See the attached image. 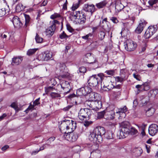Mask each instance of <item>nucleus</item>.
Segmentation results:
<instances>
[{
  "label": "nucleus",
  "instance_id": "1",
  "mask_svg": "<svg viewBox=\"0 0 158 158\" xmlns=\"http://www.w3.org/2000/svg\"><path fill=\"white\" fill-rule=\"evenodd\" d=\"M76 123L72 120H65L62 121L59 127L60 131H62L65 129L69 130L64 132V137L67 140L71 141H76L78 138L77 134L76 133L72 132L76 128Z\"/></svg>",
  "mask_w": 158,
  "mask_h": 158
},
{
  "label": "nucleus",
  "instance_id": "2",
  "mask_svg": "<svg viewBox=\"0 0 158 158\" xmlns=\"http://www.w3.org/2000/svg\"><path fill=\"white\" fill-rule=\"evenodd\" d=\"M104 134L108 139H113L114 137V135L111 131L109 130L105 132L103 127H98L95 128L90 133L89 138L90 140L93 141L94 143H101L102 140L101 135Z\"/></svg>",
  "mask_w": 158,
  "mask_h": 158
},
{
  "label": "nucleus",
  "instance_id": "3",
  "mask_svg": "<svg viewBox=\"0 0 158 158\" xmlns=\"http://www.w3.org/2000/svg\"><path fill=\"white\" fill-rule=\"evenodd\" d=\"M121 129L118 133L119 139L124 138L130 134L132 135H137L138 131L134 127H130V124L128 121L122 122L120 124Z\"/></svg>",
  "mask_w": 158,
  "mask_h": 158
},
{
  "label": "nucleus",
  "instance_id": "4",
  "mask_svg": "<svg viewBox=\"0 0 158 158\" xmlns=\"http://www.w3.org/2000/svg\"><path fill=\"white\" fill-rule=\"evenodd\" d=\"M103 77V75L102 73L93 75L90 77L88 80V82L90 86L92 87L96 86L102 80Z\"/></svg>",
  "mask_w": 158,
  "mask_h": 158
},
{
  "label": "nucleus",
  "instance_id": "5",
  "mask_svg": "<svg viewBox=\"0 0 158 158\" xmlns=\"http://www.w3.org/2000/svg\"><path fill=\"white\" fill-rule=\"evenodd\" d=\"M156 25L149 26L145 32L144 36L146 39H148L152 36L157 31Z\"/></svg>",
  "mask_w": 158,
  "mask_h": 158
},
{
  "label": "nucleus",
  "instance_id": "6",
  "mask_svg": "<svg viewBox=\"0 0 158 158\" xmlns=\"http://www.w3.org/2000/svg\"><path fill=\"white\" fill-rule=\"evenodd\" d=\"M137 46L136 44L133 41L128 40L126 41V43L124 46L126 50L131 51L134 50Z\"/></svg>",
  "mask_w": 158,
  "mask_h": 158
},
{
  "label": "nucleus",
  "instance_id": "7",
  "mask_svg": "<svg viewBox=\"0 0 158 158\" xmlns=\"http://www.w3.org/2000/svg\"><path fill=\"white\" fill-rule=\"evenodd\" d=\"M127 107L125 106L122 108L115 110L116 116L118 117L119 119L124 118L126 115L125 112L127 111Z\"/></svg>",
  "mask_w": 158,
  "mask_h": 158
},
{
  "label": "nucleus",
  "instance_id": "8",
  "mask_svg": "<svg viewBox=\"0 0 158 158\" xmlns=\"http://www.w3.org/2000/svg\"><path fill=\"white\" fill-rule=\"evenodd\" d=\"M89 91V100L91 101H94L96 102V103L98 104L99 102H97L100 99V95L99 94L94 92H91Z\"/></svg>",
  "mask_w": 158,
  "mask_h": 158
},
{
  "label": "nucleus",
  "instance_id": "9",
  "mask_svg": "<svg viewBox=\"0 0 158 158\" xmlns=\"http://www.w3.org/2000/svg\"><path fill=\"white\" fill-rule=\"evenodd\" d=\"M147 23V22L145 20L141 19L139 22L138 26L135 30V32L138 34L140 33Z\"/></svg>",
  "mask_w": 158,
  "mask_h": 158
},
{
  "label": "nucleus",
  "instance_id": "10",
  "mask_svg": "<svg viewBox=\"0 0 158 158\" xmlns=\"http://www.w3.org/2000/svg\"><path fill=\"white\" fill-rule=\"evenodd\" d=\"M52 54L51 52L46 51L44 54L40 55L38 58L40 60H48L52 57Z\"/></svg>",
  "mask_w": 158,
  "mask_h": 158
},
{
  "label": "nucleus",
  "instance_id": "11",
  "mask_svg": "<svg viewBox=\"0 0 158 158\" xmlns=\"http://www.w3.org/2000/svg\"><path fill=\"white\" fill-rule=\"evenodd\" d=\"M148 131L150 135H155L158 132V126L154 124H151L149 127Z\"/></svg>",
  "mask_w": 158,
  "mask_h": 158
},
{
  "label": "nucleus",
  "instance_id": "12",
  "mask_svg": "<svg viewBox=\"0 0 158 158\" xmlns=\"http://www.w3.org/2000/svg\"><path fill=\"white\" fill-rule=\"evenodd\" d=\"M12 22L15 27L19 28L23 25V23L20 21L19 18L17 16L13 17Z\"/></svg>",
  "mask_w": 158,
  "mask_h": 158
},
{
  "label": "nucleus",
  "instance_id": "13",
  "mask_svg": "<svg viewBox=\"0 0 158 158\" xmlns=\"http://www.w3.org/2000/svg\"><path fill=\"white\" fill-rule=\"evenodd\" d=\"M85 104L86 106H88L91 108L92 109L97 110H98L99 108H101V106L98 107L97 106H95V104H97L95 103V102L94 101H91L89 100H88L85 101Z\"/></svg>",
  "mask_w": 158,
  "mask_h": 158
},
{
  "label": "nucleus",
  "instance_id": "14",
  "mask_svg": "<svg viewBox=\"0 0 158 158\" xmlns=\"http://www.w3.org/2000/svg\"><path fill=\"white\" fill-rule=\"evenodd\" d=\"M91 91V89L88 87L87 86H85L80 88V96H85Z\"/></svg>",
  "mask_w": 158,
  "mask_h": 158
},
{
  "label": "nucleus",
  "instance_id": "15",
  "mask_svg": "<svg viewBox=\"0 0 158 158\" xmlns=\"http://www.w3.org/2000/svg\"><path fill=\"white\" fill-rule=\"evenodd\" d=\"M89 110L87 109H81L80 110V119L82 121L83 118H86L88 116Z\"/></svg>",
  "mask_w": 158,
  "mask_h": 158
},
{
  "label": "nucleus",
  "instance_id": "16",
  "mask_svg": "<svg viewBox=\"0 0 158 158\" xmlns=\"http://www.w3.org/2000/svg\"><path fill=\"white\" fill-rule=\"evenodd\" d=\"M84 11L91 13V14L94 11V6L93 5L85 4L83 7Z\"/></svg>",
  "mask_w": 158,
  "mask_h": 158
},
{
  "label": "nucleus",
  "instance_id": "17",
  "mask_svg": "<svg viewBox=\"0 0 158 158\" xmlns=\"http://www.w3.org/2000/svg\"><path fill=\"white\" fill-rule=\"evenodd\" d=\"M56 29V26L54 24L52 25L46 30V35L48 36H52L54 33Z\"/></svg>",
  "mask_w": 158,
  "mask_h": 158
},
{
  "label": "nucleus",
  "instance_id": "18",
  "mask_svg": "<svg viewBox=\"0 0 158 158\" xmlns=\"http://www.w3.org/2000/svg\"><path fill=\"white\" fill-rule=\"evenodd\" d=\"M115 113L114 111L113 110H111L110 111H106L105 112V118L109 120L113 119L114 118Z\"/></svg>",
  "mask_w": 158,
  "mask_h": 158
},
{
  "label": "nucleus",
  "instance_id": "19",
  "mask_svg": "<svg viewBox=\"0 0 158 158\" xmlns=\"http://www.w3.org/2000/svg\"><path fill=\"white\" fill-rule=\"evenodd\" d=\"M23 59L22 57H14L12 59V64L13 65H18L22 62Z\"/></svg>",
  "mask_w": 158,
  "mask_h": 158
},
{
  "label": "nucleus",
  "instance_id": "20",
  "mask_svg": "<svg viewBox=\"0 0 158 158\" xmlns=\"http://www.w3.org/2000/svg\"><path fill=\"white\" fill-rule=\"evenodd\" d=\"M88 58L90 59H93L94 61H92L91 60L89 61L88 62V63L89 64H93L94 63H95L97 61V60L95 58H94L93 56H92L91 55V54L90 53H87L85 55V57L84 58Z\"/></svg>",
  "mask_w": 158,
  "mask_h": 158
},
{
  "label": "nucleus",
  "instance_id": "21",
  "mask_svg": "<svg viewBox=\"0 0 158 158\" xmlns=\"http://www.w3.org/2000/svg\"><path fill=\"white\" fill-rule=\"evenodd\" d=\"M61 88L63 89H68L69 90L66 93H69L70 91L69 88L70 87V85L68 82L67 81H63L61 84Z\"/></svg>",
  "mask_w": 158,
  "mask_h": 158
},
{
  "label": "nucleus",
  "instance_id": "22",
  "mask_svg": "<svg viewBox=\"0 0 158 158\" xmlns=\"http://www.w3.org/2000/svg\"><path fill=\"white\" fill-rule=\"evenodd\" d=\"M124 7V6L120 2H116L115 9L117 11H120Z\"/></svg>",
  "mask_w": 158,
  "mask_h": 158
},
{
  "label": "nucleus",
  "instance_id": "23",
  "mask_svg": "<svg viewBox=\"0 0 158 158\" xmlns=\"http://www.w3.org/2000/svg\"><path fill=\"white\" fill-rule=\"evenodd\" d=\"M155 112V109L153 107L149 108L146 111V114L148 116L152 115Z\"/></svg>",
  "mask_w": 158,
  "mask_h": 158
},
{
  "label": "nucleus",
  "instance_id": "24",
  "mask_svg": "<svg viewBox=\"0 0 158 158\" xmlns=\"http://www.w3.org/2000/svg\"><path fill=\"white\" fill-rule=\"evenodd\" d=\"M24 9L23 5L21 3H19L16 6V11L17 12H20Z\"/></svg>",
  "mask_w": 158,
  "mask_h": 158
},
{
  "label": "nucleus",
  "instance_id": "25",
  "mask_svg": "<svg viewBox=\"0 0 158 158\" xmlns=\"http://www.w3.org/2000/svg\"><path fill=\"white\" fill-rule=\"evenodd\" d=\"M158 94V89H155L150 90L148 94L149 95L150 94L152 97L154 98Z\"/></svg>",
  "mask_w": 158,
  "mask_h": 158
},
{
  "label": "nucleus",
  "instance_id": "26",
  "mask_svg": "<svg viewBox=\"0 0 158 158\" xmlns=\"http://www.w3.org/2000/svg\"><path fill=\"white\" fill-rule=\"evenodd\" d=\"M37 49L34 48V49H30L28 50L27 52V55L29 56L32 55L34 54L35 52L37 51Z\"/></svg>",
  "mask_w": 158,
  "mask_h": 158
},
{
  "label": "nucleus",
  "instance_id": "27",
  "mask_svg": "<svg viewBox=\"0 0 158 158\" xmlns=\"http://www.w3.org/2000/svg\"><path fill=\"white\" fill-rule=\"evenodd\" d=\"M106 4V1H103L97 4L96 6L98 8H101L104 6Z\"/></svg>",
  "mask_w": 158,
  "mask_h": 158
},
{
  "label": "nucleus",
  "instance_id": "28",
  "mask_svg": "<svg viewBox=\"0 0 158 158\" xmlns=\"http://www.w3.org/2000/svg\"><path fill=\"white\" fill-rule=\"evenodd\" d=\"M24 17L25 19V26L27 27L29 24L30 19L29 15L26 14L24 15Z\"/></svg>",
  "mask_w": 158,
  "mask_h": 158
},
{
  "label": "nucleus",
  "instance_id": "29",
  "mask_svg": "<svg viewBox=\"0 0 158 158\" xmlns=\"http://www.w3.org/2000/svg\"><path fill=\"white\" fill-rule=\"evenodd\" d=\"M86 69L84 67H81V68H80V73L82 74L81 75V78H84L83 74L86 72Z\"/></svg>",
  "mask_w": 158,
  "mask_h": 158
},
{
  "label": "nucleus",
  "instance_id": "30",
  "mask_svg": "<svg viewBox=\"0 0 158 158\" xmlns=\"http://www.w3.org/2000/svg\"><path fill=\"white\" fill-rule=\"evenodd\" d=\"M35 39L37 43H41L43 41V39L40 37L37 33L36 34Z\"/></svg>",
  "mask_w": 158,
  "mask_h": 158
},
{
  "label": "nucleus",
  "instance_id": "31",
  "mask_svg": "<svg viewBox=\"0 0 158 158\" xmlns=\"http://www.w3.org/2000/svg\"><path fill=\"white\" fill-rule=\"evenodd\" d=\"M143 98V99H142L141 102L143 104L145 105L148 103V102L149 99L148 97H145L143 95L140 97V98Z\"/></svg>",
  "mask_w": 158,
  "mask_h": 158
},
{
  "label": "nucleus",
  "instance_id": "32",
  "mask_svg": "<svg viewBox=\"0 0 158 158\" xmlns=\"http://www.w3.org/2000/svg\"><path fill=\"white\" fill-rule=\"evenodd\" d=\"M111 94L114 97L116 98L119 96L120 94V93L119 91H112Z\"/></svg>",
  "mask_w": 158,
  "mask_h": 158
},
{
  "label": "nucleus",
  "instance_id": "33",
  "mask_svg": "<svg viewBox=\"0 0 158 158\" xmlns=\"http://www.w3.org/2000/svg\"><path fill=\"white\" fill-rule=\"evenodd\" d=\"M115 80L118 82H122L125 80V77L118 76L115 78Z\"/></svg>",
  "mask_w": 158,
  "mask_h": 158
},
{
  "label": "nucleus",
  "instance_id": "34",
  "mask_svg": "<svg viewBox=\"0 0 158 158\" xmlns=\"http://www.w3.org/2000/svg\"><path fill=\"white\" fill-rule=\"evenodd\" d=\"M109 83L110 84L108 85H106V87H107L106 89H104V91H108L111 89L114 88V86L112 85L111 83Z\"/></svg>",
  "mask_w": 158,
  "mask_h": 158
},
{
  "label": "nucleus",
  "instance_id": "35",
  "mask_svg": "<svg viewBox=\"0 0 158 158\" xmlns=\"http://www.w3.org/2000/svg\"><path fill=\"white\" fill-rule=\"evenodd\" d=\"M50 96L53 98H55L57 97H60V94L54 92H52L50 94Z\"/></svg>",
  "mask_w": 158,
  "mask_h": 158
},
{
  "label": "nucleus",
  "instance_id": "36",
  "mask_svg": "<svg viewBox=\"0 0 158 158\" xmlns=\"http://www.w3.org/2000/svg\"><path fill=\"white\" fill-rule=\"evenodd\" d=\"M35 106V105L34 104L33 105L31 104L29 107L25 111L26 113H28L29 110H33Z\"/></svg>",
  "mask_w": 158,
  "mask_h": 158
},
{
  "label": "nucleus",
  "instance_id": "37",
  "mask_svg": "<svg viewBox=\"0 0 158 158\" xmlns=\"http://www.w3.org/2000/svg\"><path fill=\"white\" fill-rule=\"evenodd\" d=\"M105 112L104 111L98 112V118H103L104 116H105Z\"/></svg>",
  "mask_w": 158,
  "mask_h": 158
},
{
  "label": "nucleus",
  "instance_id": "38",
  "mask_svg": "<svg viewBox=\"0 0 158 158\" xmlns=\"http://www.w3.org/2000/svg\"><path fill=\"white\" fill-rule=\"evenodd\" d=\"M6 13V10L5 8H2L0 9V17L4 16Z\"/></svg>",
  "mask_w": 158,
  "mask_h": 158
},
{
  "label": "nucleus",
  "instance_id": "39",
  "mask_svg": "<svg viewBox=\"0 0 158 158\" xmlns=\"http://www.w3.org/2000/svg\"><path fill=\"white\" fill-rule=\"evenodd\" d=\"M105 35V34L104 31H101L99 33L98 36L99 38L101 40H102L104 38Z\"/></svg>",
  "mask_w": 158,
  "mask_h": 158
},
{
  "label": "nucleus",
  "instance_id": "40",
  "mask_svg": "<svg viewBox=\"0 0 158 158\" xmlns=\"http://www.w3.org/2000/svg\"><path fill=\"white\" fill-rule=\"evenodd\" d=\"M59 37L61 39H63L69 37V36L66 34L64 31H63L62 33L60 35Z\"/></svg>",
  "mask_w": 158,
  "mask_h": 158
},
{
  "label": "nucleus",
  "instance_id": "41",
  "mask_svg": "<svg viewBox=\"0 0 158 158\" xmlns=\"http://www.w3.org/2000/svg\"><path fill=\"white\" fill-rule=\"evenodd\" d=\"M82 16L83 17V18L80 19H81L80 21V23L81 24L84 23L85 22L86 20V15L83 14H82Z\"/></svg>",
  "mask_w": 158,
  "mask_h": 158
},
{
  "label": "nucleus",
  "instance_id": "42",
  "mask_svg": "<svg viewBox=\"0 0 158 158\" xmlns=\"http://www.w3.org/2000/svg\"><path fill=\"white\" fill-rule=\"evenodd\" d=\"M133 76L134 78L136 79L138 81H140L141 80V77L140 75L137 74V73H133Z\"/></svg>",
  "mask_w": 158,
  "mask_h": 158
},
{
  "label": "nucleus",
  "instance_id": "43",
  "mask_svg": "<svg viewBox=\"0 0 158 158\" xmlns=\"http://www.w3.org/2000/svg\"><path fill=\"white\" fill-rule=\"evenodd\" d=\"M84 123L83 125L86 127H87L90 125H91L93 123V122L92 121H84Z\"/></svg>",
  "mask_w": 158,
  "mask_h": 158
},
{
  "label": "nucleus",
  "instance_id": "44",
  "mask_svg": "<svg viewBox=\"0 0 158 158\" xmlns=\"http://www.w3.org/2000/svg\"><path fill=\"white\" fill-rule=\"evenodd\" d=\"M108 81H105V83H103V84L102 83V82H101V87L102 88V89L104 90V89H106L107 87H106V85H108Z\"/></svg>",
  "mask_w": 158,
  "mask_h": 158
},
{
  "label": "nucleus",
  "instance_id": "45",
  "mask_svg": "<svg viewBox=\"0 0 158 158\" xmlns=\"http://www.w3.org/2000/svg\"><path fill=\"white\" fill-rule=\"evenodd\" d=\"M136 88L138 89V92H139L142 91L143 85H138L135 86Z\"/></svg>",
  "mask_w": 158,
  "mask_h": 158
},
{
  "label": "nucleus",
  "instance_id": "46",
  "mask_svg": "<svg viewBox=\"0 0 158 158\" xmlns=\"http://www.w3.org/2000/svg\"><path fill=\"white\" fill-rule=\"evenodd\" d=\"M157 1L158 0H150L148 2V3L151 6H152L156 3Z\"/></svg>",
  "mask_w": 158,
  "mask_h": 158
},
{
  "label": "nucleus",
  "instance_id": "47",
  "mask_svg": "<svg viewBox=\"0 0 158 158\" xmlns=\"http://www.w3.org/2000/svg\"><path fill=\"white\" fill-rule=\"evenodd\" d=\"M79 1L78 2V3L75 4H73L72 8V10L74 11L77 9L79 7Z\"/></svg>",
  "mask_w": 158,
  "mask_h": 158
},
{
  "label": "nucleus",
  "instance_id": "48",
  "mask_svg": "<svg viewBox=\"0 0 158 158\" xmlns=\"http://www.w3.org/2000/svg\"><path fill=\"white\" fill-rule=\"evenodd\" d=\"M92 34L91 33H89L85 36H82V38L86 40L89 39L90 37H92Z\"/></svg>",
  "mask_w": 158,
  "mask_h": 158
},
{
  "label": "nucleus",
  "instance_id": "49",
  "mask_svg": "<svg viewBox=\"0 0 158 158\" xmlns=\"http://www.w3.org/2000/svg\"><path fill=\"white\" fill-rule=\"evenodd\" d=\"M98 153V155L97 156V157L98 158L99 157H100V152L98 150H96L95 152H92V153L95 156H97V153Z\"/></svg>",
  "mask_w": 158,
  "mask_h": 158
},
{
  "label": "nucleus",
  "instance_id": "50",
  "mask_svg": "<svg viewBox=\"0 0 158 158\" xmlns=\"http://www.w3.org/2000/svg\"><path fill=\"white\" fill-rule=\"evenodd\" d=\"M66 27L67 29L70 32H72L73 31V29L70 26V25L69 24H66Z\"/></svg>",
  "mask_w": 158,
  "mask_h": 158
},
{
  "label": "nucleus",
  "instance_id": "51",
  "mask_svg": "<svg viewBox=\"0 0 158 158\" xmlns=\"http://www.w3.org/2000/svg\"><path fill=\"white\" fill-rule=\"evenodd\" d=\"M110 19L114 23H116L118 22V21L117 18L115 17H112L110 18Z\"/></svg>",
  "mask_w": 158,
  "mask_h": 158
},
{
  "label": "nucleus",
  "instance_id": "52",
  "mask_svg": "<svg viewBox=\"0 0 158 158\" xmlns=\"http://www.w3.org/2000/svg\"><path fill=\"white\" fill-rule=\"evenodd\" d=\"M105 73L109 75H113L114 73V70H112L106 71Z\"/></svg>",
  "mask_w": 158,
  "mask_h": 158
},
{
  "label": "nucleus",
  "instance_id": "53",
  "mask_svg": "<svg viewBox=\"0 0 158 158\" xmlns=\"http://www.w3.org/2000/svg\"><path fill=\"white\" fill-rule=\"evenodd\" d=\"M60 17V15L58 14H55L54 15H52L51 16V18L52 19H54L57 17Z\"/></svg>",
  "mask_w": 158,
  "mask_h": 158
},
{
  "label": "nucleus",
  "instance_id": "54",
  "mask_svg": "<svg viewBox=\"0 0 158 158\" xmlns=\"http://www.w3.org/2000/svg\"><path fill=\"white\" fill-rule=\"evenodd\" d=\"M7 114L6 113H4L3 114L0 116V121L2 120L5 118L6 117Z\"/></svg>",
  "mask_w": 158,
  "mask_h": 158
},
{
  "label": "nucleus",
  "instance_id": "55",
  "mask_svg": "<svg viewBox=\"0 0 158 158\" xmlns=\"http://www.w3.org/2000/svg\"><path fill=\"white\" fill-rule=\"evenodd\" d=\"M39 100L40 98H38L35 100L33 102L35 106L38 105L40 103L39 102Z\"/></svg>",
  "mask_w": 158,
  "mask_h": 158
},
{
  "label": "nucleus",
  "instance_id": "56",
  "mask_svg": "<svg viewBox=\"0 0 158 158\" xmlns=\"http://www.w3.org/2000/svg\"><path fill=\"white\" fill-rule=\"evenodd\" d=\"M72 106L69 105L63 109V110L64 111H66L68 110Z\"/></svg>",
  "mask_w": 158,
  "mask_h": 158
},
{
  "label": "nucleus",
  "instance_id": "57",
  "mask_svg": "<svg viewBox=\"0 0 158 158\" xmlns=\"http://www.w3.org/2000/svg\"><path fill=\"white\" fill-rule=\"evenodd\" d=\"M137 152L138 153V154L140 155L143 152L142 149L141 148H139L137 150Z\"/></svg>",
  "mask_w": 158,
  "mask_h": 158
},
{
  "label": "nucleus",
  "instance_id": "58",
  "mask_svg": "<svg viewBox=\"0 0 158 158\" xmlns=\"http://www.w3.org/2000/svg\"><path fill=\"white\" fill-rule=\"evenodd\" d=\"M135 17L133 16L131 18V21L129 24V26H131L134 22V21L135 20Z\"/></svg>",
  "mask_w": 158,
  "mask_h": 158
},
{
  "label": "nucleus",
  "instance_id": "59",
  "mask_svg": "<svg viewBox=\"0 0 158 158\" xmlns=\"http://www.w3.org/2000/svg\"><path fill=\"white\" fill-rule=\"evenodd\" d=\"M10 106L15 109H16L17 108V106L15 102H13L10 105Z\"/></svg>",
  "mask_w": 158,
  "mask_h": 158
},
{
  "label": "nucleus",
  "instance_id": "60",
  "mask_svg": "<svg viewBox=\"0 0 158 158\" xmlns=\"http://www.w3.org/2000/svg\"><path fill=\"white\" fill-rule=\"evenodd\" d=\"M1 35L2 36V37L3 38H6L7 36L9 35V34L8 33L5 32V34H3V35L2 34Z\"/></svg>",
  "mask_w": 158,
  "mask_h": 158
},
{
  "label": "nucleus",
  "instance_id": "61",
  "mask_svg": "<svg viewBox=\"0 0 158 158\" xmlns=\"http://www.w3.org/2000/svg\"><path fill=\"white\" fill-rule=\"evenodd\" d=\"M133 107H136L138 105V102L137 100L135 99L133 102Z\"/></svg>",
  "mask_w": 158,
  "mask_h": 158
},
{
  "label": "nucleus",
  "instance_id": "62",
  "mask_svg": "<svg viewBox=\"0 0 158 158\" xmlns=\"http://www.w3.org/2000/svg\"><path fill=\"white\" fill-rule=\"evenodd\" d=\"M150 88V87L149 86H147L146 87H144L143 86V91H145V90H148Z\"/></svg>",
  "mask_w": 158,
  "mask_h": 158
},
{
  "label": "nucleus",
  "instance_id": "63",
  "mask_svg": "<svg viewBox=\"0 0 158 158\" xmlns=\"http://www.w3.org/2000/svg\"><path fill=\"white\" fill-rule=\"evenodd\" d=\"M48 3V1L47 0L44 1L43 2L41 3L40 5L41 6H45Z\"/></svg>",
  "mask_w": 158,
  "mask_h": 158
},
{
  "label": "nucleus",
  "instance_id": "64",
  "mask_svg": "<svg viewBox=\"0 0 158 158\" xmlns=\"http://www.w3.org/2000/svg\"><path fill=\"white\" fill-rule=\"evenodd\" d=\"M69 76V74L68 73H66L65 74L61 75V76L62 78H65L68 77Z\"/></svg>",
  "mask_w": 158,
  "mask_h": 158
}]
</instances>
